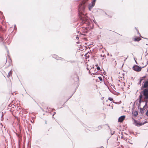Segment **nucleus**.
Returning <instances> with one entry per match:
<instances>
[{
    "mask_svg": "<svg viewBox=\"0 0 148 148\" xmlns=\"http://www.w3.org/2000/svg\"><path fill=\"white\" fill-rule=\"evenodd\" d=\"M85 8L83 6L79 7L78 8V14L79 19L83 23L89 21V19L84 12Z\"/></svg>",
    "mask_w": 148,
    "mask_h": 148,
    "instance_id": "f257e3e1",
    "label": "nucleus"
},
{
    "mask_svg": "<svg viewBox=\"0 0 148 148\" xmlns=\"http://www.w3.org/2000/svg\"><path fill=\"white\" fill-rule=\"evenodd\" d=\"M145 89H148V79L144 80L140 87V90Z\"/></svg>",
    "mask_w": 148,
    "mask_h": 148,
    "instance_id": "f03ea898",
    "label": "nucleus"
},
{
    "mask_svg": "<svg viewBox=\"0 0 148 148\" xmlns=\"http://www.w3.org/2000/svg\"><path fill=\"white\" fill-rule=\"evenodd\" d=\"M11 104V103H10V107H12L11 108H10V116H11V115H12L16 117V118H18L17 117L15 116L16 113L14 111V105H13L12 104L11 106H10Z\"/></svg>",
    "mask_w": 148,
    "mask_h": 148,
    "instance_id": "7ed1b4c3",
    "label": "nucleus"
},
{
    "mask_svg": "<svg viewBox=\"0 0 148 148\" xmlns=\"http://www.w3.org/2000/svg\"><path fill=\"white\" fill-rule=\"evenodd\" d=\"M144 68V67H141L136 65H134L132 67V69L135 71L139 72L141 70L142 68Z\"/></svg>",
    "mask_w": 148,
    "mask_h": 148,
    "instance_id": "20e7f679",
    "label": "nucleus"
},
{
    "mask_svg": "<svg viewBox=\"0 0 148 148\" xmlns=\"http://www.w3.org/2000/svg\"><path fill=\"white\" fill-rule=\"evenodd\" d=\"M96 0H92L91 3H89L88 6V9L90 11L92 8L94 6Z\"/></svg>",
    "mask_w": 148,
    "mask_h": 148,
    "instance_id": "39448f33",
    "label": "nucleus"
},
{
    "mask_svg": "<svg viewBox=\"0 0 148 148\" xmlns=\"http://www.w3.org/2000/svg\"><path fill=\"white\" fill-rule=\"evenodd\" d=\"M132 119L134 121L133 124H134L135 126L137 127H140L142 125V122H140L133 118H132Z\"/></svg>",
    "mask_w": 148,
    "mask_h": 148,
    "instance_id": "423d86ee",
    "label": "nucleus"
},
{
    "mask_svg": "<svg viewBox=\"0 0 148 148\" xmlns=\"http://www.w3.org/2000/svg\"><path fill=\"white\" fill-rule=\"evenodd\" d=\"M125 118V115H122L119 117L118 119V121L119 122L122 123L123 122V120Z\"/></svg>",
    "mask_w": 148,
    "mask_h": 148,
    "instance_id": "0eeeda50",
    "label": "nucleus"
},
{
    "mask_svg": "<svg viewBox=\"0 0 148 148\" xmlns=\"http://www.w3.org/2000/svg\"><path fill=\"white\" fill-rule=\"evenodd\" d=\"M138 100H139L138 103L139 104H141V103L145 102L144 101L145 100V99H143L142 97H140V96L139 95L138 96Z\"/></svg>",
    "mask_w": 148,
    "mask_h": 148,
    "instance_id": "6e6552de",
    "label": "nucleus"
},
{
    "mask_svg": "<svg viewBox=\"0 0 148 148\" xmlns=\"http://www.w3.org/2000/svg\"><path fill=\"white\" fill-rule=\"evenodd\" d=\"M146 77V76H143L140 77V78L139 79V82L138 83V85H139L140 86L141 85V83L143 80H145L144 78Z\"/></svg>",
    "mask_w": 148,
    "mask_h": 148,
    "instance_id": "1a4fd4ad",
    "label": "nucleus"
},
{
    "mask_svg": "<svg viewBox=\"0 0 148 148\" xmlns=\"http://www.w3.org/2000/svg\"><path fill=\"white\" fill-rule=\"evenodd\" d=\"M75 82H77L79 81V77L77 75V74H75L74 75V77L73 78Z\"/></svg>",
    "mask_w": 148,
    "mask_h": 148,
    "instance_id": "9d476101",
    "label": "nucleus"
},
{
    "mask_svg": "<svg viewBox=\"0 0 148 148\" xmlns=\"http://www.w3.org/2000/svg\"><path fill=\"white\" fill-rule=\"evenodd\" d=\"M132 114L134 117H136L138 115V111H132Z\"/></svg>",
    "mask_w": 148,
    "mask_h": 148,
    "instance_id": "9b49d317",
    "label": "nucleus"
},
{
    "mask_svg": "<svg viewBox=\"0 0 148 148\" xmlns=\"http://www.w3.org/2000/svg\"><path fill=\"white\" fill-rule=\"evenodd\" d=\"M145 102V105L144 106H143V109H145H145L147 108H148L147 106V104H148V101H146V100H145L144 101Z\"/></svg>",
    "mask_w": 148,
    "mask_h": 148,
    "instance_id": "f8f14e48",
    "label": "nucleus"
},
{
    "mask_svg": "<svg viewBox=\"0 0 148 148\" xmlns=\"http://www.w3.org/2000/svg\"><path fill=\"white\" fill-rule=\"evenodd\" d=\"M139 109L140 112L141 114H143L144 112V111L145 110V108L143 109V108H140Z\"/></svg>",
    "mask_w": 148,
    "mask_h": 148,
    "instance_id": "ddd939ff",
    "label": "nucleus"
},
{
    "mask_svg": "<svg viewBox=\"0 0 148 148\" xmlns=\"http://www.w3.org/2000/svg\"><path fill=\"white\" fill-rule=\"evenodd\" d=\"M141 40V39L140 38L138 37H136L134 39V40L135 42H138Z\"/></svg>",
    "mask_w": 148,
    "mask_h": 148,
    "instance_id": "4468645a",
    "label": "nucleus"
},
{
    "mask_svg": "<svg viewBox=\"0 0 148 148\" xmlns=\"http://www.w3.org/2000/svg\"><path fill=\"white\" fill-rule=\"evenodd\" d=\"M53 57L56 59L57 60H60L59 59H58L57 58H62L61 57H58L57 55H54L53 56Z\"/></svg>",
    "mask_w": 148,
    "mask_h": 148,
    "instance_id": "2eb2a0df",
    "label": "nucleus"
},
{
    "mask_svg": "<svg viewBox=\"0 0 148 148\" xmlns=\"http://www.w3.org/2000/svg\"><path fill=\"white\" fill-rule=\"evenodd\" d=\"M102 127L101 125L99 126L98 127H96V128H97V129L96 130V131H98L99 130V129H101Z\"/></svg>",
    "mask_w": 148,
    "mask_h": 148,
    "instance_id": "dca6fc26",
    "label": "nucleus"
},
{
    "mask_svg": "<svg viewBox=\"0 0 148 148\" xmlns=\"http://www.w3.org/2000/svg\"><path fill=\"white\" fill-rule=\"evenodd\" d=\"M88 53H86L84 55V56H85L86 57H87V58H89V55L88 56Z\"/></svg>",
    "mask_w": 148,
    "mask_h": 148,
    "instance_id": "f3484780",
    "label": "nucleus"
},
{
    "mask_svg": "<svg viewBox=\"0 0 148 148\" xmlns=\"http://www.w3.org/2000/svg\"><path fill=\"white\" fill-rule=\"evenodd\" d=\"M98 78L99 79V80L100 81L102 82L103 81V79H102V77H98Z\"/></svg>",
    "mask_w": 148,
    "mask_h": 148,
    "instance_id": "a211bd4d",
    "label": "nucleus"
},
{
    "mask_svg": "<svg viewBox=\"0 0 148 148\" xmlns=\"http://www.w3.org/2000/svg\"><path fill=\"white\" fill-rule=\"evenodd\" d=\"M5 48H6V50H7V52H8V53H9V51H8V48H7V47H6V46H5ZM8 57H9V54H8Z\"/></svg>",
    "mask_w": 148,
    "mask_h": 148,
    "instance_id": "6ab92c4d",
    "label": "nucleus"
},
{
    "mask_svg": "<svg viewBox=\"0 0 148 148\" xmlns=\"http://www.w3.org/2000/svg\"><path fill=\"white\" fill-rule=\"evenodd\" d=\"M108 99L110 100V101H112L113 100V99L112 98H111V97H109L108 98Z\"/></svg>",
    "mask_w": 148,
    "mask_h": 148,
    "instance_id": "aec40b11",
    "label": "nucleus"
},
{
    "mask_svg": "<svg viewBox=\"0 0 148 148\" xmlns=\"http://www.w3.org/2000/svg\"><path fill=\"white\" fill-rule=\"evenodd\" d=\"M112 102H113V103H115L116 104H120V103H121V101H120V103H118V102H114V101H112Z\"/></svg>",
    "mask_w": 148,
    "mask_h": 148,
    "instance_id": "412c9836",
    "label": "nucleus"
},
{
    "mask_svg": "<svg viewBox=\"0 0 148 148\" xmlns=\"http://www.w3.org/2000/svg\"><path fill=\"white\" fill-rule=\"evenodd\" d=\"M96 69L97 70H99L100 71H101L102 70L100 69V67L99 66H97Z\"/></svg>",
    "mask_w": 148,
    "mask_h": 148,
    "instance_id": "4be33fe9",
    "label": "nucleus"
},
{
    "mask_svg": "<svg viewBox=\"0 0 148 148\" xmlns=\"http://www.w3.org/2000/svg\"><path fill=\"white\" fill-rule=\"evenodd\" d=\"M147 123V121H145L143 123H142V125H144V124L146 123Z\"/></svg>",
    "mask_w": 148,
    "mask_h": 148,
    "instance_id": "5701e85b",
    "label": "nucleus"
},
{
    "mask_svg": "<svg viewBox=\"0 0 148 148\" xmlns=\"http://www.w3.org/2000/svg\"><path fill=\"white\" fill-rule=\"evenodd\" d=\"M84 32H85L86 33H87L88 32V30L86 28L84 29Z\"/></svg>",
    "mask_w": 148,
    "mask_h": 148,
    "instance_id": "b1692460",
    "label": "nucleus"
},
{
    "mask_svg": "<svg viewBox=\"0 0 148 148\" xmlns=\"http://www.w3.org/2000/svg\"><path fill=\"white\" fill-rule=\"evenodd\" d=\"M10 77L12 75V70H10Z\"/></svg>",
    "mask_w": 148,
    "mask_h": 148,
    "instance_id": "393cba45",
    "label": "nucleus"
},
{
    "mask_svg": "<svg viewBox=\"0 0 148 148\" xmlns=\"http://www.w3.org/2000/svg\"><path fill=\"white\" fill-rule=\"evenodd\" d=\"M70 62L71 63H74L75 62V61L74 60H70V61H67V62Z\"/></svg>",
    "mask_w": 148,
    "mask_h": 148,
    "instance_id": "a878e982",
    "label": "nucleus"
},
{
    "mask_svg": "<svg viewBox=\"0 0 148 148\" xmlns=\"http://www.w3.org/2000/svg\"><path fill=\"white\" fill-rule=\"evenodd\" d=\"M134 60L135 62L136 63V64H138V62H137V61L136 60L135 58H134Z\"/></svg>",
    "mask_w": 148,
    "mask_h": 148,
    "instance_id": "bb28decb",
    "label": "nucleus"
},
{
    "mask_svg": "<svg viewBox=\"0 0 148 148\" xmlns=\"http://www.w3.org/2000/svg\"><path fill=\"white\" fill-rule=\"evenodd\" d=\"M0 38H1V41H3V38L2 37L0 36Z\"/></svg>",
    "mask_w": 148,
    "mask_h": 148,
    "instance_id": "cd10ccee",
    "label": "nucleus"
},
{
    "mask_svg": "<svg viewBox=\"0 0 148 148\" xmlns=\"http://www.w3.org/2000/svg\"><path fill=\"white\" fill-rule=\"evenodd\" d=\"M115 131H113L112 133L111 132V134L112 135H113L115 133Z\"/></svg>",
    "mask_w": 148,
    "mask_h": 148,
    "instance_id": "c85d7f7f",
    "label": "nucleus"
},
{
    "mask_svg": "<svg viewBox=\"0 0 148 148\" xmlns=\"http://www.w3.org/2000/svg\"><path fill=\"white\" fill-rule=\"evenodd\" d=\"M134 106L132 108V112L133 111H134Z\"/></svg>",
    "mask_w": 148,
    "mask_h": 148,
    "instance_id": "c756f323",
    "label": "nucleus"
},
{
    "mask_svg": "<svg viewBox=\"0 0 148 148\" xmlns=\"http://www.w3.org/2000/svg\"><path fill=\"white\" fill-rule=\"evenodd\" d=\"M97 72H96V73H92V74L93 75H96V73Z\"/></svg>",
    "mask_w": 148,
    "mask_h": 148,
    "instance_id": "7c9ffc66",
    "label": "nucleus"
},
{
    "mask_svg": "<svg viewBox=\"0 0 148 148\" xmlns=\"http://www.w3.org/2000/svg\"><path fill=\"white\" fill-rule=\"evenodd\" d=\"M140 105H141L140 104H139L138 103V108H139L140 106Z\"/></svg>",
    "mask_w": 148,
    "mask_h": 148,
    "instance_id": "2f4dec72",
    "label": "nucleus"
},
{
    "mask_svg": "<svg viewBox=\"0 0 148 148\" xmlns=\"http://www.w3.org/2000/svg\"><path fill=\"white\" fill-rule=\"evenodd\" d=\"M148 64V61H147V63L146 64L145 66H144L143 67H144V68L145 67H146V66L147 65V64Z\"/></svg>",
    "mask_w": 148,
    "mask_h": 148,
    "instance_id": "473e14b6",
    "label": "nucleus"
},
{
    "mask_svg": "<svg viewBox=\"0 0 148 148\" xmlns=\"http://www.w3.org/2000/svg\"><path fill=\"white\" fill-rule=\"evenodd\" d=\"M10 63L12 62V60L10 58Z\"/></svg>",
    "mask_w": 148,
    "mask_h": 148,
    "instance_id": "72a5a7b5",
    "label": "nucleus"
},
{
    "mask_svg": "<svg viewBox=\"0 0 148 148\" xmlns=\"http://www.w3.org/2000/svg\"><path fill=\"white\" fill-rule=\"evenodd\" d=\"M135 29L136 30V31H137V32H138V30L136 28V27H135Z\"/></svg>",
    "mask_w": 148,
    "mask_h": 148,
    "instance_id": "f704fd0d",
    "label": "nucleus"
},
{
    "mask_svg": "<svg viewBox=\"0 0 148 148\" xmlns=\"http://www.w3.org/2000/svg\"><path fill=\"white\" fill-rule=\"evenodd\" d=\"M56 114V112H53V115H52V116H54L55 114Z\"/></svg>",
    "mask_w": 148,
    "mask_h": 148,
    "instance_id": "c9c22d12",
    "label": "nucleus"
},
{
    "mask_svg": "<svg viewBox=\"0 0 148 148\" xmlns=\"http://www.w3.org/2000/svg\"><path fill=\"white\" fill-rule=\"evenodd\" d=\"M73 93L72 95L69 97V98L67 100H68L70 98H71L72 96V95H73Z\"/></svg>",
    "mask_w": 148,
    "mask_h": 148,
    "instance_id": "e433bc0d",
    "label": "nucleus"
},
{
    "mask_svg": "<svg viewBox=\"0 0 148 148\" xmlns=\"http://www.w3.org/2000/svg\"><path fill=\"white\" fill-rule=\"evenodd\" d=\"M76 39H77V40H78L79 39V38L78 36H77L76 37Z\"/></svg>",
    "mask_w": 148,
    "mask_h": 148,
    "instance_id": "4c0bfd02",
    "label": "nucleus"
},
{
    "mask_svg": "<svg viewBox=\"0 0 148 148\" xmlns=\"http://www.w3.org/2000/svg\"><path fill=\"white\" fill-rule=\"evenodd\" d=\"M16 25H14V29H16Z\"/></svg>",
    "mask_w": 148,
    "mask_h": 148,
    "instance_id": "58836bf2",
    "label": "nucleus"
},
{
    "mask_svg": "<svg viewBox=\"0 0 148 148\" xmlns=\"http://www.w3.org/2000/svg\"><path fill=\"white\" fill-rule=\"evenodd\" d=\"M108 16V17H110V18H112V16H110L109 15H107Z\"/></svg>",
    "mask_w": 148,
    "mask_h": 148,
    "instance_id": "ea45409f",
    "label": "nucleus"
},
{
    "mask_svg": "<svg viewBox=\"0 0 148 148\" xmlns=\"http://www.w3.org/2000/svg\"><path fill=\"white\" fill-rule=\"evenodd\" d=\"M103 57H106V55H103Z\"/></svg>",
    "mask_w": 148,
    "mask_h": 148,
    "instance_id": "a19ab883",
    "label": "nucleus"
},
{
    "mask_svg": "<svg viewBox=\"0 0 148 148\" xmlns=\"http://www.w3.org/2000/svg\"><path fill=\"white\" fill-rule=\"evenodd\" d=\"M76 43L77 44H79V43H80V42H79V41H78V42H76Z\"/></svg>",
    "mask_w": 148,
    "mask_h": 148,
    "instance_id": "79ce46f5",
    "label": "nucleus"
},
{
    "mask_svg": "<svg viewBox=\"0 0 148 148\" xmlns=\"http://www.w3.org/2000/svg\"><path fill=\"white\" fill-rule=\"evenodd\" d=\"M142 38H145V39H147V40H148V38H144L143 37H142Z\"/></svg>",
    "mask_w": 148,
    "mask_h": 148,
    "instance_id": "37998d69",
    "label": "nucleus"
},
{
    "mask_svg": "<svg viewBox=\"0 0 148 148\" xmlns=\"http://www.w3.org/2000/svg\"><path fill=\"white\" fill-rule=\"evenodd\" d=\"M104 12L105 13V14L106 15H108V14H107L106 13V12Z\"/></svg>",
    "mask_w": 148,
    "mask_h": 148,
    "instance_id": "c03bdc74",
    "label": "nucleus"
},
{
    "mask_svg": "<svg viewBox=\"0 0 148 148\" xmlns=\"http://www.w3.org/2000/svg\"><path fill=\"white\" fill-rule=\"evenodd\" d=\"M123 84H124V86H125V82H123Z\"/></svg>",
    "mask_w": 148,
    "mask_h": 148,
    "instance_id": "a18cd8bd",
    "label": "nucleus"
},
{
    "mask_svg": "<svg viewBox=\"0 0 148 148\" xmlns=\"http://www.w3.org/2000/svg\"><path fill=\"white\" fill-rule=\"evenodd\" d=\"M8 76H9V72L8 73Z\"/></svg>",
    "mask_w": 148,
    "mask_h": 148,
    "instance_id": "49530a36",
    "label": "nucleus"
},
{
    "mask_svg": "<svg viewBox=\"0 0 148 148\" xmlns=\"http://www.w3.org/2000/svg\"><path fill=\"white\" fill-rule=\"evenodd\" d=\"M89 73L91 75V72L90 71H89Z\"/></svg>",
    "mask_w": 148,
    "mask_h": 148,
    "instance_id": "de8ad7c7",
    "label": "nucleus"
},
{
    "mask_svg": "<svg viewBox=\"0 0 148 148\" xmlns=\"http://www.w3.org/2000/svg\"><path fill=\"white\" fill-rule=\"evenodd\" d=\"M53 110H54V111L55 110L53 108L52 109V112Z\"/></svg>",
    "mask_w": 148,
    "mask_h": 148,
    "instance_id": "09e8293b",
    "label": "nucleus"
},
{
    "mask_svg": "<svg viewBox=\"0 0 148 148\" xmlns=\"http://www.w3.org/2000/svg\"><path fill=\"white\" fill-rule=\"evenodd\" d=\"M127 139V138L126 139V138H124V140H126Z\"/></svg>",
    "mask_w": 148,
    "mask_h": 148,
    "instance_id": "8fccbe9b",
    "label": "nucleus"
},
{
    "mask_svg": "<svg viewBox=\"0 0 148 148\" xmlns=\"http://www.w3.org/2000/svg\"><path fill=\"white\" fill-rule=\"evenodd\" d=\"M94 22L95 24H96L97 23V22H96L95 21H94Z\"/></svg>",
    "mask_w": 148,
    "mask_h": 148,
    "instance_id": "3c124183",
    "label": "nucleus"
},
{
    "mask_svg": "<svg viewBox=\"0 0 148 148\" xmlns=\"http://www.w3.org/2000/svg\"><path fill=\"white\" fill-rule=\"evenodd\" d=\"M94 22L95 24H96L97 23V22H96L95 21H94Z\"/></svg>",
    "mask_w": 148,
    "mask_h": 148,
    "instance_id": "603ef678",
    "label": "nucleus"
},
{
    "mask_svg": "<svg viewBox=\"0 0 148 148\" xmlns=\"http://www.w3.org/2000/svg\"><path fill=\"white\" fill-rule=\"evenodd\" d=\"M108 127L110 129V126H109V125H108Z\"/></svg>",
    "mask_w": 148,
    "mask_h": 148,
    "instance_id": "864d4df0",
    "label": "nucleus"
},
{
    "mask_svg": "<svg viewBox=\"0 0 148 148\" xmlns=\"http://www.w3.org/2000/svg\"><path fill=\"white\" fill-rule=\"evenodd\" d=\"M123 138V136H121V138Z\"/></svg>",
    "mask_w": 148,
    "mask_h": 148,
    "instance_id": "5fc2aeb1",
    "label": "nucleus"
},
{
    "mask_svg": "<svg viewBox=\"0 0 148 148\" xmlns=\"http://www.w3.org/2000/svg\"><path fill=\"white\" fill-rule=\"evenodd\" d=\"M3 114H2L1 117L2 118L3 117Z\"/></svg>",
    "mask_w": 148,
    "mask_h": 148,
    "instance_id": "6e6d98bb",
    "label": "nucleus"
},
{
    "mask_svg": "<svg viewBox=\"0 0 148 148\" xmlns=\"http://www.w3.org/2000/svg\"><path fill=\"white\" fill-rule=\"evenodd\" d=\"M138 34H139L140 36H141L140 34V33L139 32H138Z\"/></svg>",
    "mask_w": 148,
    "mask_h": 148,
    "instance_id": "4d7b16f0",
    "label": "nucleus"
},
{
    "mask_svg": "<svg viewBox=\"0 0 148 148\" xmlns=\"http://www.w3.org/2000/svg\"><path fill=\"white\" fill-rule=\"evenodd\" d=\"M127 58H125V60H124V61H125L127 59Z\"/></svg>",
    "mask_w": 148,
    "mask_h": 148,
    "instance_id": "13d9d810",
    "label": "nucleus"
},
{
    "mask_svg": "<svg viewBox=\"0 0 148 148\" xmlns=\"http://www.w3.org/2000/svg\"><path fill=\"white\" fill-rule=\"evenodd\" d=\"M98 66V64H96V65H95V66Z\"/></svg>",
    "mask_w": 148,
    "mask_h": 148,
    "instance_id": "bf43d9fd",
    "label": "nucleus"
},
{
    "mask_svg": "<svg viewBox=\"0 0 148 148\" xmlns=\"http://www.w3.org/2000/svg\"><path fill=\"white\" fill-rule=\"evenodd\" d=\"M45 124H47V121H46L45 123Z\"/></svg>",
    "mask_w": 148,
    "mask_h": 148,
    "instance_id": "052dcab7",
    "label": "nucleus"
},
{
    "mask_svg": "<svg viewBox=\"0 0 148 148\" xmlns=\"http://www.w3.org/2000/svg\"><path fill=\"white\" fill-rule=\"evenodd\" d=\"M87 70H89V69H88V67L87 68Z\"/></svg>",
    "mask_w": 148,
    "mask_h": 148,
    "instance_id": "680f3d73",
    "label": "nucleus"
},
{
    "mask_svg": "<svg viewBox=\"0 0 148 148\" xmlns=\"http://www.w3.org/2000/svg\"><path fill=\"white\" fill-rule=\"evenodd\" d=\"M132 56H134V55L132 53Z\"/></svg>",
    "mask_w": 148,
    "mask_h": 148,
    "instance_id": "e2e57ef3",
    "label": "nucleus"
},
{
    "mask_svg": "<svg viewBox=\"0 0 148 148\" xmlns=\"http://www.w3.org/2000/svg\"><path fill=\"white\" fill-rule=\"evenodd\" d=\"M101 56V57H103V56L102 54H101V55H100Z\"/></svg>",
    "mask_w": 148,
    "mask_h": 148,
    "instance_id": "0e129e2a",
    "label": "nucleus"
},
{
    "mask_svg": "<svg viewBox=\"0 0 148 148\" xmlns=\"http://www.w3.org/2000/svg\"><path fill=\"white\" fill-rule=\"evenodd\" d=\"M106 125H108H108H108V124H106Z\"/></svg>",
    "mask_w": 148,
    "mask_h": 148,
    "instance_id": "69168bd1",
    "label": "nucleus"
},
{
    "mask_svg": "<svg viewBox=\"0 0 148 148\" xmlns=\"http://www.w3.org/2000/svg\"><path fill=\"white\" fill-rule=\"evenodd\" d=\"M143 62H142L141 63V65H143Z\"/></svg>",
    "mask_w": 148,
    "mask_h": 148,
    "instance_id": "338daca9",
    "label": "nucleus"
},
{
    "mask_svg": "<svg viewBox=\"0 0 148 148\" xmlns=\"http://www.w3.org/2000/svg\"><path fill=\"white\" fill-rule=\"evenodd\" d=\"M147 72L148 71V68L147 69Z\"/></svg>",
    "mask_w": 148,
    "mask_h": 148,
    "instance_id": "774afa93",
    "label": "nucleus"
}]
</instances>
